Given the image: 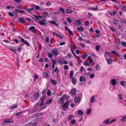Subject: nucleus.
Returning <instances> with one entry per match:
<instances>
[{"label": "nucleus", "instance_id": "nucleus-21", "mask_svg": "<svg viewBox=\"0 0 126 126\" xmlns=\"http://www.w3.org/2000/svg\"><path fill=\"white\" fill-rule=\"evenodd\" d=\"M74 116L73 114H70L68 116V119L69 121L71 120L72 118H74Z\"/></svg>", "mask_w": 126, "mask_h": 126}, {"label": "nucleus", "instance_id": "nucleus-50", "mask_svg": "<svg viewBox=\"0 0 126 126\" xmlns=\"http://www.w3.org/2000/svg\"><path fill=\"white\" fill-rule=\"evenodd\" d=\"M53 56V54L51 53H49L48 55V57L49 58H52Z\"/></svg>", "mask_w": 126, "mask_h": 126}, {"label": "nucleus", "instance_id": "nucleus-49", "mask_svg": "<svg viewBox=\"0 0 126 126\" xmlns=\"http://www.w3.org/2000/svg\"><path fill=\"white\" fill-rule=\"evenodd\" d=\"M50 60L51 61L52 65L55 64V62L54 60L51 59H50Z\"/></svg>", "mask_w": 126, "mask_h": 126}, {"label": "nucleus", "instance_id": "nucleus-40", "mask_svg": "<svg viewBox=\"0 0 126 126\" xmlns=\"http://www.w3.org/2000/svg\"><path fill=\"white\" fill-rule=\"evenodd\" d=\"M89 9L95 11L97 10L98 9V8L97 7H96L94 8H89Z\"/></svg>", "mask_w": 126, "mask_h": 126}, {"label": "nucleus", "instance_id": "nucleus-2", "mask_svg": "<svg viewBox=\"0 0 126 126\" xmlns=\"http://www.w3.org/2000/svg\"><path fill=\"white\" fill-rule=\"evenodd\" d=\"M115 11L113 10L112 13L110 11H109L107 14L106 17L107 18H110L111 17V16H114L115 14Z\"/></svg>", "mask_w": 126, "mask_h": 126}, {"label": "nucleus", "instance_id": "nucleus-41", "mask_svg": "<svg viewBox=\"0 0 126 126\" xmlns=\"http://www.w3.org/2000/svg\"><path fill=\"white\" fill-rule=\"evenodd\" d=\"M120 84L124 87L125 86V82L124 81H122L120 82Z\"/></svg>", "mask_w": 126, "mask_h": 126}, {"label": "nucleus", "instance_id": "nucleus-60", "mask_svg": "<svg viewBox=\"0 0 126 126\" xmlns=\"http://www.w3.org/2000/svg\"><path fill=\"white\" fill-rule=\"evenodd\" d=\"M111 53L113 54H116V55H117L118 54L114 50L112 51L111 52Z\"/></svg>", "mask_w": 126, "mask_h": 126}, {"label": "nucleus", "instance_id": "nucleus-17", "mask_svg": "<svg viewBox=\"0 0 126 126\" xmlns=\"http://www.w3.org/2000/svg\"><path fill=\"white\" fill-rule=\"evenodd\" d=\"M45 19H43L42 20H40L39 21V24L42 25H45Z\"/></svg>", "mask_w": 126, "mask_h": 126}, {"label": "nucleus", "instance_id": "nucleus-48", "mask_svg": "<svg viewBox=\"0 0 126 126\" xmlns=\"http://www.w3.org/2000/svg\"><path fill=\"white\" fill-rule=\"evenodd\" d=\"M95 76V75L94 74H90L89 76V78L92 79Z\"/></svg>", "mask_w": 126, "mask_h": 126}, {"label": "nucleus", "instance_id": "nucleus-16", "mask_svg": "<svg viewBox=\"0 0 126 126\" xmlns=\"http://www.w3.org/2000/svg\"><path fill=\"white\" fill-rule=\"evenodd\" d=\"M52 52L55 55V56H57L58 53V52L57 49H53L52 50Z\"/></svg>", "mask_w": 126, "mask_h": 126}, {"label": "nucleus", "instance_id": "nucleus-46", "mask_svg": "<svg viewBox=\"0 0 126 126\" xmlns=\"http://www.w3.org/2000/svg\"><path fill=\"white\" fill-rule=\"evenodd\" d=\"M87 55V54H84L81 56V57L83 59H85L86 58Z\"/></svg>", "mask_w": 126, "mask_h": 126}, {"label": "nucleus", "instance_id": "nucleus-44", "mask_svg": "<svg viewBox=\"0 0 126 126\" xmlns=\"http://www.w3.org/2000/svg\"><path fill=\"white\" fill-rule=\"evenodd\" d=\"M91 111V109L90 108L87 110V114L88 115L90 114Z\"/></svg>", "mask_w": 126, "mask_h": 126}, {"label": "nucleus", "instance_id": "nucleus-56", "mask_svg": "<svg viewBox=\"0 0 126 126\" xmlns=\"http://www.w3.org/2000/svg\"><path fill=\"white\" fill-rule=\"evenodd\" d=\"M63 60H64L63 62V64H68V62L67 61L64 60L63 58Z\"/></svg>", "mask_w": 126, "mask_h": 126}, {"label": "nucleus", "instance_id": "nucleus-7", "mask_svg": "<svg viewBox=\"0 0 126 126\" xmlns=\"http://www.w3.org/2000/svg\"><path fill=\"white\" fill-rule=\"evenodd\" d=\"M83 112L82 110H78V111L75 112V115L76 116L77 115L81 116L83 115Z\"/></svg>", "mask_w": 126, "mask_h": 126}, {"label": "nucleus", "instance_id": "nucleus-28", "mask_svg": "<svg viewBox=\"0 0 126 126\" xmlns=\"http://www.w3.org/2000/svg\"><path fill=\"white\" fill-rule=\"evenodd\" d=\"M50 81L51 83L53 85H55L57 84V82L55 80L53 79H51L50 80Z\"/></svg>", "mask_w": 126, "mask_h": 126}, {"label": "nucleus", "instance_id": "nucleus-37", "mask_svg": "<svg viewBox=\"0 0 126 126\" xmlns=\"http://www.w3.org/2000/svg\"><path fill=\"white\" fill-rule=\"evenodd\" d=\"M95 68L96 70H100V67L98 64H97L95 66Z\"/></svg>", "mask_w": 126, "mask_h": 126}, {"label": "nucleus", "instance_id": "nucleus-39", "mask_svg": "<svg viewBox=\"0 0 126 126\" xmlns=\"http://www.w3.org/2000/svg\"><path fill=\"white\" fill-rule=\"evenodd\" d=\"M19 21L21 23H23L25 22V20L21 18H20L19 19Z\"/></svg>", "mask_w": 126, "mask_h": 126}, {"label": "nucleus", "instance_id": "nucleus-18", "mask_svg": "<svg viewBox=\"0 0 126 126\" xmlns=\"http://www.w3.org/2000/svg\"><path fill=\"white\" fill-rule=\"evenodd\" d=\"M107 61L108 64H110L112 63V60L110 58H105Z\"/></svg>", "mask_w": 126, "mask_h": 126}, {"label": "nucleus", "instance_id": "nucleus-36", "mask_svg": "<svg viewBox=\"0 0 126 126\" xmlns=\"http://www.w3.org/2000/svg\"><path fill=\"white\" fill-rule=\"evenodd\" d=\"M126 121V116H124L120 120V121L121 122H124Z\"/></svg>", "mask_w": 126, "mask_h": 126}, {"label": "nucleus", "instance_id": "nucleus-31", "mask_svg": "<svg viewBox=\"0 0 126 126\" xmlns=\"http://www.w3.org/2000/svg\"><path fill=\"white\" fill-rule=\"evenodd\" d=\"M49 22L50 23L52 24H53L56 26H58V24L55 21L51 20L49 21Z\"/></svg>", "mask_w": 126, "mask_h": 126}, {"label": "nucleus", "instance_id": "nucleus-54", "mask_svg": "<svg viewBox=\"0 0 126 126\" xmlns=\"http://www.w3.org/2000/svg\"><path fill=\"white\" fill-rule=\"evenodd\" d=\"M84 65L85 66H91L90 64L88 63L85 62L84 63Z\"/></svg>", "mask_w": 126, "mask_h": 126}, {"label": "nucleus", "instance_id": "nucleus-30", "mask_svg": "<svg viewBox=\"0 0 126 126\" xmlns=\"http://www.w3.org/2000/svg\"><path fill=\"white\" fill-rule=\"evenodd\" d=\"M115 45H119L120 43V40L117 38L115 41Z\"/></svg>", "mask_w": 126, "mask_h": 126}, {"label": "nucleus", "instance_id": "nucleus-5", "mask_svg": "<svg viewBox=\"0 0 126 126\" xmlns=\"http://www.w3.org/2000/svg\"><path fill=\"white\" fill-rule=\"evenodd\" d=\"M81 100L80 97L79 96H77L75 98L74 101L76 103H78V104L80 102Z\"/></svg>", "mask_w": 126, "mask_h": 126}, {"label": "nucleus", "instance_id": "nucleus-19", "mask_svg": "<svg viewBox=\"0 0 126 126\" xmlns=\"http://www.w3.org/2000/svg\"><path fill=\"white\" fill-rule=\"evenodd\" d=\"M77 92L76 89L75 88H73L71 89V94L72 95L76 94Z\"/></svg>", "mask_w": 126, "mask_h": 126}, {"label": "nucleus", "instance_id": "nucleus-57", "mask_svg": "<svg viewBox=\"0 0 126 126\" xmlns=\"http://www.w3.org/2000/svg\"><path fill=\"white\" fill-rule=\"evenodd\" d=\"M121 103H125L126 101V100L125 99V98H123L121 100Z\"/></svg>", "mask_w": 126, "mask_h": 126}, {"label": "nucleus", "instance_id": "nucleus-24", "mask_svg": "<svg viewBox=\"0 0 126 126\" xmlns=\"http://www.w3.org/2000/svg\"><path fill=\"white\" fill-rule=\"evenodd\" d=\"M71 79L72 83L74 85L76 84V81L75 79L74 78H73Z\"/></svg>", "mask_w": 126, "mask_h": 126}, {"label": "nucleus", "instance_id": "nucleus-12", "mask_svg": "<svg viewBox=\"0 0 126 126\" xmlns=\"http://www.w3.org/2000/svg\"><path fill=\"white\" fill-rule=\"evenodd\" d=\"M48 71H46L44 72L42 74V76L43 78H46L48 76Z\"/></svg>", "mask_w": 126, "mask_h": 126}, {"label": "nucleus", "instance_id": "nucleus-29", "mask_svg": "<svg viewBox=\"0 0 126 126\" xmlns=\"http://www.w3.org/2000/svg\"><path fill=\"white\" fill-rule=\"evenodd\" d=\"M33 9V7L28 8H26L25 9V10L28 11V12L29 13H30L31 12V11Z\"/></svg>", "mask_w": 126, "mask_h": 126}, {"label": "nucleus", "instance_id": "nucleus-38", "mask_svg": "<svg viewBox=\"0 0 126 126\" xmlns=\"http://www.w3.org/2000/svg\"><path fill=\"white\" fill-rule=\"evenodd\" d=\"M95 48L97 51H98L100 49V47L98 45H96L95 46Z\"/></svg>", "mask_w": 126, "mask_h": 126}, {"label": "nucleus", "instance_id": "nucleus-22", "mask_svg": "<svg viewBox=\"0 0 126 126\" xmlns=\"http://www.w3.org/2000/svg\"><path fill=\"white\" fill-rule=\"evenodd\" d=\"M110 121V119H108L105 120L103 122L102 124H106L107 125H108L109 124H110L109 122Z\"/></svg>", "mask_w": 126, "mask_h": 126}, {"label": "nucleus", "instance_id": "nucleus-32", "mask_svg": "<svg viewBox=\"0 0 126 126\" xmlns=\"http://www.w3.org/2000/svg\"><path fill=\"white\" fill-rule=\"evenodd\" d=\"M39 94L38 93H35L34 95V98L35 99L37 98L39 96Z\"/></svg>", "mask_w": 126, "mask_h": 126}, {"label": "nucleus", "instance_id": "nucleus-64", "mask_svg": "<svg viewBox=\"0 0 126 126\" xmlns=\"http://www.w3.org/2000/svg\"><path fill=\"white\" fill-rule=\"evenodd\" d=\"M122 9L125 11H126V6H124L122 8Z\"/></svg>", "mask_w": 126, "mask_h": 126}, {"label": "nucleus", "instance_id": "nucleus-6", "mask_svg": "<svg viewBox=\"0 0 126 126\" xmlns=\"http://www.w3.org/2000/svg\"><path fill=\"white\" fill-rule=\"evenodd\" d=\"M66 95H64L60 98V102L61 104H63L64 103V99L66 98Z\"/></svg>", "mask_w": 126, "mask_h": 126}, {"label": "nucleus", "instance_id": "nucleus-35", "mask_svg": "<svg viewBox=\"0 0 126 126\" xmlns=\"http://www.w3.org/2000/svg\"><path fill=\"white\" fill-rule=\"evenodd\" d=\"M36 124H33L32 123H29L27 125V126H35Z\"/></svg>", "mask_w": 126, "mask_h": 126}, {"label": "nucleus", "instance_id": "nucleus-58", "mask_svg": "<svg viewBox=\"0 0 126 126\" xmlns=\"http://www.w3.org/2000/svg\"><path fill=\"white\" fill-rule=\"evenodd\" d=\"M47 94L48 96H50L51 95V92L50 90H49L47 92Z\"/></svg>", "mask_w": 126, "mask_h": 126}, {"label": "nucleus", "instance_id": "nucleus-9", "mask_svg": "<svg viewBox=\"0 0 126 126\" xmlns=\"http://www.w3.org/2000/svg\"><path fill=\"white\" fill-rule=\"evenodd\" d=\"M29 30L30 31H31L32 32L34 33L35 34H36L37 32L35 30V27L34 26H31Z\"/></svg>", "mask_w": 126, "mask_h": 126}, {"label": "nucleus", "instance_id": "nucleus-4", "mask_svg": "<svg viewBox=\"0 0 126 126\" xmlns=\"http://www.w3.org/2000/svg\"><path fill=\"white\" fill-rule=\"evenodd\" d=\"M104 56L105 58H107L108 57H112V55L111 53L107 51L105 52Z\"/></svg>", "mask_w": 126, "mask_h": 126}, {"label": "nucleus", "instance_id": "nucleus-62", "mask_svg": "<svg viewBox=\"0 0 126 126\" xmlns=\"http://www.w3.org/2000/svg\"><path fill=\"white\" fill-rule=\"evenodd\" d=\"M122 45L124 47H126V43L125 42H121Z\"/></svg>", "mask_w": 126, "mask_h": 126}, {"label": "nucleus", "instance_id": "nucleus-59", "mask_svg": "<svg viewBox=\"0 0 126 126\" xmlns=\"http://www.w3.org/2000/svg\"><path fill=\"white\" fill-rule=\"evenodd\" d=\"M118 97L120 100H122L123 98L122 94H120L118 95Z\"/></svg>", "mask_w": 126, "mask_h": 126}, {"label": "nucleus", "instance_id": "nucleus-63", "mask_svg": "<svg viewBox=\"0 0 126 126\" xmlns=\"http://www.w3.org/2000/svg\"><path fill=\"white\" fill-rule=\"evenodd\" d=\"M67 56L69 58H71L72 56L71 55V53H68L67 54Z\"/></svg>", "mask_w": 126, "mask_h": 126}, {"label": "nucleus", "instance_id": "nucleus-20", "mask_svg": "<svg viewBox=\"0 0 126 126\" xmlns=\"http://www.w3.org/2000/svg\"><path fill=\"white\" fill-rule=\"evenodd\" d=\"M77 30L79 32L83 31L84 30V28L82 27H80L77 28Z\"/></svg>", "mask_w": 126, "mask_h": 126}, {"label": "nucleus", "instance_id": "nucleus-43", "mask_svg": "<svg viewBox=\"0 0 126 126\" xmlns=\"http://www.w3.org/2000/svg\"><path fill=\"white\" fill-rule=\"evenodd\" d=\"M67 21L69 23H70L71 22L72 20L69 17H68L66 19Z\"/></svg>", "mask_w": 126, "mask_h": 126}, {"label": "nucleus", "instance_id": "nucleus-25", "mask_svg": "<svg viewBox=\"0 0 126 126\" xmlns=\"http://www.w3.org/2000/svg\"><path fill=\"white\" fill-rule=\"evenodd\" d=\"M65 12L69 14H71L73 12V11L69 9H66Z\"/></svg>", "mask_w": 126, "mask_h": 126}, {"label": "nucleus", "instance_id": "nucleus-23", "mask_svg": "<svg viewBox=\"0 0 126 126\" xmlns=\"http://www.w3.org/2000/svg\"><path fill=\"white\" fill-rule=\"evenodd\" d=\"M79 80L80 82H81L83 81L85 82L86 81V80L84 77L81 76L80 77Z\"/></svg>", "mask_w": 126, "mask_h": 126}, {"label": "nucleus", "instance_id": "nucleus-11", "mask_svg": "<svg viewBox=\"0 0 126 126\" xmlns=\"http://www.w3.org/2000/svg\"><path fill=\"white\" fill-rule=\"evenodd\" d=\"M21 38V40L24 44H25L29 46L30 44L27 41L25 40L23 38L20 37V36H18V38Z\"/></svg>", "mask_w": 126, "mask_h": 126}, {"label": "nucleus", "instance_id": "nucleus-45", "mask_svg": "<svg viewBox=\"0 0 126 126\" xmlns=\"http://www.w3.org/2000/svg\"><path fill=\"white\" fill-rule=\"evenodd\" d=\"M76 22L77 24L79 25L81 24V22L80 20H76Z\"/></svg>", "mask_w": 126, "mask_h": 126}, {"label": "nucleus", "instance_id": "nucleus-51", "mask_svg": "<svg viewBox=\"0 0 126 126\" xmlns=\"http://www.w3.org/2000/svg\"><path fill=\"white\" fill-rule=\"evenodd\" d=\"M57 62L58 64H60L61 65H63V62L61 61V60L60 59H59L57 60Z\"/></svg>", "mask_w": 126, "mask_h": 126}, {"label": "nucleus", "instance_id": "nucleus-26", "mask_svg": "<svg viewBox=\"0 0 126 126\" xmlns=\"http://www.w3.org/2000/svg\"><path fill=\"white\" fill-rule=\"evenodd\" d=\"M113 22L114 24L116 25L118 23L119 21L116 19H113Z\"/></svg>", "mask_w": 126, "mask_h": 126}, {"label": "nucleus", "instance_id": "nucleus-61", "mask_svg": "<svg viewBox=\"0 0 126 126\" xmlns=\"http://www.w3.org/2000/svg\"><path fill=\"white\" fill-rule=\"evenodd\" d=\"M59 70L58 69V67H57L54 70V72L56 71L57 73H58L59 72Z\"/></svg>", "mask_w": 126, "mask_h": 126}, {"label": "nucleus", "instance_id": "nucleus-55", "mask_svg": "<svg viewBox=\"0 0 126 126\" xmlns=\"http://www.w3.org/2000/svg\"><path fill=\"white\" fill-rule=\"evenodd\" d=\"M84 25L85 26H87L89 24V21H85L84 22Z\"/></svg>", "mask_w": 126, "mask_h": 126}, {"label": "nucleus", "instance_id": "nucleus-14", "mask_svg": "<svg viewBox=\"0 0 126 126\" xmlns=\"http://www.w3.org/2000/svg\"><path fill=\"white\" fill-rule=\"evenodd\" d=\"M65 31H67L71 35H72L73 34V33L69 29L67 26L65 27Z\"/></svg>", "mask_w": 126, "mask_h": 126}, {"label": "nucleus", "instance_id": "nucleus-53", "mask_svg": "<svg viewBox=\"0 0 126 126\" xmlns=\"http://www.w3.org/2000/svg\"><path fill=\"white\" fill-rule=\"evenodd\" d=\"M76 123V120L74 119H72L71 122V123L73 124H75Z\"/></svg>", "mask_w": 126, "mask_h": 126}, {"label": "nucleus", "instance_id": "nucleus-15", "mask_svg": "<svg viewBox=\"0 0 126 126\" xmlns=\"http://www.w3.org/2000/svg\"><path fill=\"white\" fill-rule=\"evenodd\" d=\"M100 32L98 30H96L95 31V33H94L95 36L96 37H99L100 35Z\"/></svg>", "mask_w": 126, "mask_h": 126}, {"label": "nucleus", "instance_id": "nucleus-27", "mask_svg": "<svg viewBox=\"0 0 126 126\" xmlns=\"http://www.w3.org/2000/svg\"><path fill=\"white\" fill-rule=\"evenodd\" d=\"M74 73V72L73 71H71L70 72L69 78L70 79H71L73 78V76Z\"/></svg>", "mask_w": 126, "mask_h": 126}, {"label": "nucleus", "instance_id": "nucleus-52", "mask_svg": "<svg viewBox=\"0 0 126 126\" xmlns=\"http://www.w3.org/2000/svg\"><path fill=\"white\" fill-rule=\"evenodd\" d=\"M15 10L17 12H19L20 13H24L25 12L24 11H23L19 10H17V9H16Z\"/></svg>", "mask_w": 126, "mask_h": 126}, {"label": "nucleus", "instance_id": "nucleus-13", "mask_svg": "<svg viewBox=\"0 0 126 126\" xmlns=\"http://www.w3.org/2000/svg\"><path fill=\"white\" fill-rule=\"evenodd\" d=\"M110 82L111 84L113 86L115 85L116 83V80L113 79H111L110 80Z\"/></svg>", "mask_w": 126, "mask_h": 126}, {"label": "nucleus", "instance_id": "nucleus-42", "mask_svg": "<svg viewBox=\"0 0 126 126\" xmlns=\"http://www.w3.org/2000/svg\"><path fill=\"white\" fill-rule=\"evenodd\" d=\"M53 34H54L57 37H59L60 38H63V37L62 36H60V35H59L57 34L56 33H55L54 32H53Z\"/></svg>", "mask_w": 126, "mask_h": 126}, {"label": "nucleus", "instance_id": "nucleus-34", "mask_svg": "<svg viewBox=\"0 0 126 126\" xmlns=\"http://www.w3.org/2000/svg\"><path fill=\"white\" fill-rule=\"evenodd\" d=\"M88 59L89 60V63H91L93 62V60L92 59L91 57L89 56L88 58Z\"/></svg>", "mask_w": 126, "mask_h": 126}, {"label": "nucleus", "instance_id": "nucleus-8", "mask_svg": "<svg viewBox=\"0 0 126 126\" xmlns=\"http://www.w3.org/2000/svg\"><path fill=\"white\" fill-rule=\"evenodd\" d=\"M42 13L43 14V16L45 18L49 17L50 16V15L47 12H42Z\"/></svg>", "mask_w": 126, "mask_h": 126}, {"label": "nucleus", "instance_id": "nucleus-33", "mask_svg": "<svg viewBox=\"0 0 126 126\" xmlns=\"http://www.w3.org/2000/svg\"><path fill=\"white\" fill-rule=\"evenodd\" d=\"M17 104H15L13 105L11 107V108L12 109H15L17 107Z\"/></svg>", "mask_w": 126, "mask_h": 126}, {"label": "nucleus", "instance_id": "nucleus-1", "mask_svg": "<svg viewBox=\"0 0 126 126\" xmlns=\"http://www.w3.org/2000/svg\"><path fill=\"white\" fill-rule=\"evenodd\" d=\"M90 106L91 105H93L96 101L95 96H92L90 98Z\"/></svg>", "mask_w": 126, "mask_h": 126}, {"label": "nucleus", "instance_id": "nucleus-10", "mask_svg": "<svg viewBox=\"0 0 126 126\" xmlns=\"http://www.w3.org/2000/svg\"><path fill=\"white\" fill-rule=\"evenodd\" d=\"M4 123H14V121L13 120H11L9 119H7L4 121Z\"/></svg>", "mask_w": 126, "mask_h": 126}, {"label": "nucleus", "instance_id": "nucleus-47", "mask_svg": "<svg viewBox=\"0 0 126 126\" xmlns=\"http://www.w3.org/2000/svg\"><path fill=\"white\" fill-rule=\"evenodd\" d=\"M52 101V99H50L49 100L47 101L46 102V103L47 104H50L51 103Z\"/></svg>", "mask_w": 126, "mask_h": 126}, {"label": "nucleus", "instance_id": "nucleus-3", "mask_svg": "<svg viewBox=\"0 0 126 126\" xmlns=\"http://www.w3.org/2000/svg\"><path fill=\"white\" fill-rule=\"evenodd\" d=\"M69 105V102L68 101H66L65 103L62 106V109L64 110H66L67 108Z\"/></svg>", "mask_w": 126, "mask_h": 126}]
</instances>
